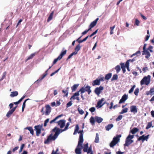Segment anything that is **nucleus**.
<instances>
[{
    "instance_id": "obj_41",
    "label": "nucleus",
    "mask_w": 154,
    "mask_h": 154,
    "mask_svg": "<svg viewBox=\"0 0 154 154\" xmlns=\"http://www.w3.org/2000/svg\"><path fill=\"white\" fill-rule=\"evenodd\" d=\"M128 109L127 108H125V109H122V111L120 112V114H123L125 113H126L127 112Z\"/></svg>"
},
{
    "instance_id": "obj_31",
    "label": "nucleus",
    "mask_w": 154,
    "mask_h": 154,
    "mask_svg": "<svg viewBox=\"0 0 154 154\" xmlns=\"http://www.w3.org/2000/svg\"><path fill=\"white\" fill-rule=\"evenodd\" d=\"M14 112L11 109L8 111L6 114V116L8 118Z\"/></svg>"
},
{
    "instance_id": "obj_51",
    "label": "nucleus",
    "mask_w": 154,
    "mask_h": 154,
    "mask_svg": "<svg viewBox=\"0 0 154 154\" xmlns=\"http://www.w3.org/2000/svg\"><path fill=\"white\" fill-rule=\"evenodd\" d=\"M72 104V103L71 101H70L69 102H68L66 104V107L68 108L70 106H71Z\"/></svg>"
},
{
    "instance_id": "obj_19",
    "label": "nucleus",
    "mask_w": 154,
    "mask_h": 154,
    "mask_svg": "<svg viewBox=\"0 0 154 154\" xmlns=\"http://www.w3.org/2000/svg\"><path fill=\"white\" fill-rule=\"evenodd\" d=\"M143 55H146L145 57L146 58H148L150 56V54L147 50L143 51Z\"/></svg>"
},
{
    "instance_id": "obj_3",
    "label": "nucleus",
    "mask_w": 154,
    "mask_h": 154,
    "mask_svg": "<svg viewBox=\"0 0 154 154\" xmlns=\"http://www.w3.org/2000/svg\"><path fill=\"white\" fill-rule=\"evenodd\" d=\"M121 137V135H118L116 137H114L110 143L109 145L110 147H113L114 146H115L120 141V138Z\"/></svg>"
},
{
    "instance_id": "obj_6",
    "label": "nucleus",
    "mask_w": 154,
    "mask_h": 154,
    "mask_svg": "<svg viewBox=\"0 0 154 154\" xmlns=\"http://www.w3.org/2000/svg\"><path fill=\"white\" fill-rule=\"evenodd\" d=\"M79 91V92H80L81 94H82L85 91L87 92L88 94H89L91 92V87L88 85L84 86L81 88Z\"/></svg>"
},
{
    "instance_id": "obj_64",
    "label": "nucleus",
    "mask_w": 154,
    "mask_h": 154,
    "mask_svg": "<svg viewBox=\"0 0 154 154\" xmlns=\"http://www.w3.org/2000/svg\"><path fill=\"white\" fill-rule=\"evenodd\" d=\"M151 113L152 117L154 118V111H152L151 112Z\"/></svg>"
},
{
    "instance_id": "obj_57",
    "label": "nucleus",
    "mask_w": 154,
    "mask_h": 154,
    "mask_svg": "<svg viewBox=\"0 0 154 154\" xmlns=\"http://www.w3.org/2000/svg\"><path fill=\"white\" fill-rule=\"evenodd\" d=\"M130 61V60H128L126 62L125 64V65L126 67L129 66Z\"/></svg>"
},
{
    "instance_id": "obj_45",
    "label": "nucleus",
    "mask_w": 154,
    "mask_h": 154,
    "mask_svg": "<svg viewBox=\"0 0 154 154\" xmlns=\"http://www.w3.org/2000/svg\"><path fill=\"white\" fill-rule=\"evenodd\" d=\"M122 118V115H119L118 117L116 119V121H118L120 120Z\"/></svg>"
},
{
    "instance_id": "obj_36",
    "label": "nucleus",
    "mask_w": 154,
    "mask_h": 154,
    "mask_svg": "<svg viewBox=\"0 0 154 154\" xmlns=\"http://www.w3.org/2000/svg\"><path fill=\"white\" fill-rule=\"evenodd\" d=\"M51 154H60V152H59L58 148H57L56 151H55L54 150H53L52 151V152Z\"/></svg>"
},
{
    "instance_id": "obj_40",
    "label": "nucleus",
    "mask_w": 154,
    "mask_h": 154,
    "mask_svg": "<svg viewBox=\"0 0 154 154\" xmlns=\"http://www.w3.org/2000/svg\"><path fill=\"white\" fill-rule=\"evenodd\" d=\"M118 76L117 74H114L113 75L111 80L113 81L114 80H116L118 79Z\"/></svg>"
},
{
    "instance_id": "obj_17",
    "label": "nucleus",
    "mask_w": 154,
    "mask_h": 154,
    "mask_svg": "<svg viewBox=\"0 0 154 154\" xmlns=\"http://www.w3.org/2000/svg\"><path fill=\"white\" fill-rule=\"evenodd\" d=\"M149 135H148L147 136H145L144 135H143L142 136L140 137L138 139V140H142L143 141L145 140H147V139L148 138V137Z\"/></svg>"
},
{
    "instance_id": "obj_1",
    "label": "nucleus",
    "mask_w": 154,
    "mask_h": 154,
    "mask_svg": "<svg viewBox=\"0 0 154 154\" xmlns=\"http://www.w3.org/2000/svg\"><path fill=\"white\" fill-rule=\"evenodd\" d=\"M69 125V123H67L64 129L63 130L60 129L57 127H55L52 130V131L55 132V134L53 135L52 134H51L48 136L47 139L45 141L44 143L45 144H49L52 141L55 140L60 133L66 131L68 129Z\"/></svg>"
},
{
    "instance_id": "obj_13",
    "label": "nucleus",
    "mask_w": 154,
    "mask_h": 154,
    "mask_svg": "<svg viewBox=\"0 0 154 154\" xmlns=\"http://www.w3.org/2000/svg\"><path fill=\"white\" fill-rule=\"evenodd\" d=\"M58 125L61 128H63L65 125V121L63 120H61L57 122Z\"/></svg>"
},
{
    "instance_id": "obj_46",
    "label": "nucleus",
    "mask_w": 154,
    "mask_h": 154,
    "mask_svg": "<svg viewBox=\"0 0 154 154\" xmlns=\"http://www.w3.org/2000/svg\"><path fill=\"white\" fill-rule=\"evenodd\" d=\"M139 92V89L138 88H137L135 89L134 93L135 95L137 96Z\"/></svg>"
},
{
    "instance_id": "obj_22",
    "label": "nucleus",
    "mask_w": 154,
    "mask_h": 154,
    "mask_svg": "<svg viewBox=\"0 0 154 154\" xmlns=\"http://www.w3.org/2000/svg\"><path fill=\"white\" fill-rule=\"evenodd\" d=\"M25 129H27L28 130L30 133V134L32 135H33L34 134V131L32 129V128L31 127H27Z\"/></svg>"
},
{
    "instance_id": "obj_43",
    "label": "nucleus",
    "mask_w": 154,
    "mask_h": 154,
    "mask_svg": "<svg viewBox=\"0 0 154 154\" xmlns=\"http://www.w3.org/2000/svg\"><path fill=\"white\" fill-rule=\"evenodd\" d=\"M80 48L81 46L80 44H79L75 48V50L78 52L80 49Z\"/></svg>"
},
{
    "instance_id": "obj_59",
    "label": "nucleus",
    "mask_w": 154,
    "mask_h": 154,
    "mask_svg": "<svg viewBox=\"0 0 154 154\" xmlns=\"http://www.w3.org/2000/svg\"><path fill=\"white\" fill-rule=\"evenodd\" d=\"M143 71L144 72H146V71H147L148 70V69L147 67H145L144 68H143Z\"/></svg>"
},
{
    "instance_id": "obj_16",
    "label": "nucleus",
    "mask_w": 154,
    "mask_h": 154,
    "mask_svg": "<svg viewBox=\"0 0 154 154\" xmlns=\"http://www.w3.org/2000/svg\"><path fill=\"white\" fill-rule=\"evenodd\" d=\"M130 111L131 112H133L134 114L137 112V107L135 106H132L130 107Z\"/></svg>"
},
{
    "instance_id": "obj_9",
    "label": "nucleus",
    "mask_w": 154,
    "mask_h": 154,
    "mask_svg": "<svg viewBox=\"0 0 154 154\" xmlns=\"http://www.w3.org/2000/svg\"><path fill=\"white\" fill-rule=\"evenodd\" d=\"M66 50H65L62 52L57 58L54 60L53 63V64L54 65L57 63L58 60H60L62 58V57L66 54Z\"/></svg>"
},
{
    "instance_id": "obj_37",
    "label": "nucleus",
    "mask_w": 154,
    "mask_h": 154,
    "mask_svg": "<svg viewBox=\"0 0 154 154\" xmlns=\"http://www.w3.org/2000/svg\"><path fill=\"white\" fill-rule=\"evenodd\" d=\"M35 55V53H33L31 54L27 58L26 60V62L28 60L31 59L33 58V57Z\"/></svg>"
},
{
    "instance_id": "obj_4",
    "label": "nucleus",
    "mask_w": 154,
    "mask_h": 154,
    "mask_svg": "<svg viewBox=\"0 0 154 154\" xmlns=\"http://www.w3.org/2000/svg\"><path fill=\"white\" fill-rule=\"evenodd\" d=\"M151 76L148 75L147 76H145L140 81V85H141L145 84L148 85L149 84L150 82Z\"/></svg>"
},
{
    "instance_id": "obj_24",
    "label": "nucleus",
    "mask_w": 154,
    "mask_h": 154,
    "mask_svg": "<svg viewBox=\"0 0 154 154\" xmlns=\"http://www.w3.org/2000/svg\"><path fill=\"white\" fill-rule=\"evenodd\" d=\"M100 84V80H99L98 79H96L93 81L92 85L93 86H94L95 85H99Z\"/></svg>"
},
{
    "instance_id": "obj_55",
    "label": "nucleus",
    "mask_w": 154,
    "mask_h": 154,
    "mask_svg": "<svg viewBox=\"0 0 154 154\" xmlns=\"http://www.w3.org/2000/svg\"><path fill=\"white\" fill-rule=\"evenodd\" d=\"M153 48V47L152 46H150L149 48H148V50H149L151 52H152L153 51L152 50V49Z\"/></svg>"
},
{
    "instance_id": "obj_11",
    "label": "nucleus",
    "mask_w": 154,
    "mask_h": 154,
    "mask_svg": "<svg viewBox=\"0 0 154 154\" xmlns=\"http://www.w3.org/2000/svg\"><path fill=\"white\" fill-rule=\"evenodd\" d=\"M103 89V87L100 86L99 87L96 88L95 89L94 92L97 95L99 96Z\"/></svg>"
},
{
    "instance_id": "obj_53",
    "label": "nucleus",
    "mask_w": 154,
    "mask_h": 154,
    "mask_svg": "<svg viewBox=\"0 0 154 154\" xmlns=\"http://www.w3.org/2000/svg\"><path fill=\"white\" fill-rule=\"evenodd\" d=\"M120 65L121 66V67L122 69H125V68L126 66L125 65V64L124 63H120Z\"/></svg>"
},
{
    "instance_id": "obj_21",
    "label": "nucleus",
    "mask_w": 154,
    "mask_h": 154,
    "mask_svg": "<svg viewBox=\"0 0 154 154\" xmlns=\"http://www.w3.org/2000/svg\"><path fill=\"white\" fill-rule=\"evenodd\" d=\"M83 130H82L80 131L79 132H78L80 134L79 140H80L82 139V142H83L84 141L83 138Z\"/></svg>"
},
{
    "instance_id": "obj_62",
    "label": "nucleus",
    "mask_w": 154,
    "mask_h": 154,
    "mask_svg": "<svg viewBox=\"0 0 154 154\" xmlns=\"http://www.w3.org/2000/svg\"><path fill=\"white\" fill-rule=\"evenodd\" d=\"M97 42H96V43L94 44V46L93 47V48H92V50H93H93H94L95 49V48L96 47V46H97Z\"/></svg>"
},
{
    "instance_id": "obj_2",
    "label": "nucleus",
    "mask_w": 154,
    "mask_h": 154,
    "mask_svg": "<svg viewBox=\"0 0 154 154\" xmlns=\"http://www.w3.org/2000/svg\"><path fill=\"white\" fill-rule=\"evenodd\" d=\"M134 137V135L129 134L125 139V143L124 145V146H128L133 143L134 140H132V139Z\"/></svg>"
},
{
    "instance_id": "obj_27",
    "label": "nucleus",
    "mask_w": 154,
    "mask_h": 154,
    "mask_svg": "<svg viewBox=\"0 0 154 154\" xmlns=\"http://www.w3.org/2000/svg\"><path fill=\"white\" fill-rule=\"evenodd\" d=\"M112 75V74L111 73H110L106 74L105 76V79L106 80H109L111 77Z\"/></svg>"
},
{
    "instance_id": "obj_34",
    "label": "nucleus",
    "mask_w": 154,
    "mask_h": 154,
    "mask_svg": "<svg viewBox=\"0 0 154 154\" xmlns=\"http://www.w3.org/2000/svg\"><path fill=\"white\" fill-rule=\"evenodd\" d=\"M90 123L92 125H94V122H95V117L94 118L93 117H91L90 119Z\"/></svg>"
},
{
    "instance_id": "obj_30",
    "label": "nucleus",
    "mask_w": 154,
    "mask_h": 154,
    "mask_svg": "<svg viewBox=\"0 0 154 154\" xmlns=\"http://www.w3.org/2000/svg\"><path fill=\"white\" fill-rule=\"evenodd\" d=\"M138 131V129L137 128H134L131 131V132L132 134H134L137 132Z\"/></svg>"
},
{
    "instance_id": "obj_5",
    "label": "nucleus",
    "mask_w": 154,
    "mask_h": 154,
    "mask_svg": "<svg viewBox=\"0 0 154 154\" xmlns=\"http://www.w3.org/2000/svg\"><path fill=\"white\" fill-rule=\"evenodd\" d=\"M83 142L82 140H79L78 145L75 149V153L76 154H81V149L82 148V144Z\"/></svg>"
},
{
    "instance_id": "obj_12",
    "label": "nucleus",
    "mask_w": 154,
    "mask_h": 154,
    "mask_svg": "<svg viewBox=\"0 0 154 154\" xmlns=\"http://www.w3.org/2000/svg\"><path fill=\"white\" fill-rule=\"evenodd\" d=\"M79 95V91H78L74 94L73 96H72L71 99H73V100L76 99L78 100L79 101L80 100V99L79 97H78Z\"/></svg>"
},
{
    "instance_id": "obj_61",
    "label": "nucleus",
    "mask_w": 154,
    "mask_h": 154,
    "mask_svg": "<svg viewBox=\"0 0 154 154\" xmlns=\"http://www.w3.org/2000/svg\"><path fill=\"white\" fill-rule=\"evenodd\" d=\"M60 104V101L59 100H57L56 102V106H59Z\"/></svg>"
},
{
    "instance_id": "obj_56",
    "label": "nucleus",
    "mask_w": 154,
    "mask_h": 154,
    "mask_svg": "<svg viewBox=\"0 0 154 154\" xmlns=\"http://www.w3.org/2000/svg\"><path fill=\"white\" fill-rule=\"evenodd\" d=\"M6 74V72H5L3 74V76L2 78L1 79V80H3L5 77V75Z\"/></svg>"
},
{
    "instance_id": "obj_7",
    "label": "nucleus",
    "mask_w": 154,
    "mask_h": 154,
    "mask_svg": "<svg viewBox=\"0 0 154 154\" xmlns=\"http://www.w3.org/2000/svg\"><path fill=\"white\" fill-rule=\"evenodd\" d=\"M88 147V143H87L86 144L84 145L83 146H82V148L83 149V151L85 152H86L88 154L90 153V152H91V150L92 149V147L91 146L89 148Z\"/></svg>"
},
{
    "instance_id": "obj_29",
    "label": "nucleus",
    "mask_w": 154,
    "mask_h": 154,
    "mask_svg": "<svg viewBox=\"0 0 154 154\" xmlns=\"http://www.w3.org/2000/svg\"><path fill=\"white\" fill-rule=\"evenodd\" d=\"M79 85V84L74 85L72 87L71 89L72 91L76 90Z\"/></svg>"
},
{
    "instance_id": "obj_38",
    "label": "nucleus",
    "mask_w": 154,
    "mask_h": 154,
    "mask_svg": "<svg viewBox=\"0 0 154 154\" xmlns=\"http://www.w3.org/2000/svg\"><path fill=\"white\" fill-rule=\"evenodd\" d=\"M69 88H67V89L65 90H63L62 92L65 94V96H67L68 94V89Z\"/></svg>"
},
{
    "instance_id": "obj_49",
    "label": "nucleus",
    "mask_w": 154,
    "mask_h": 154,
    "mask_svg": "<svg viewBox=\"0 0 154 154\" xmlns=\"http://www.w3.org/2000/svg\"><path fill=\"white\" fill-rule=\"evenodd\" d=\"M49 119H47L45 121V122H44V126H47V123L49 122Z\"/></svg>"
},
{
    "instance_id": "obj_8",
    "label": "nucleus",
    "mask_w": 154,
    "mask_h": 154,
    "mask_svg": "<svg viewBox=\"0 0 154 154\" xmlns=\"http://www.w3.org/2000/svg\"><path fill=\"white\" fill-rule=\"evenodd\" d=\"M43 124L35 126L34 127L35 130L36 132V135L38 136L41 133V130L42 129Z\"/></svg>"
},
{
    "instance_id": "obj_47",
    "label": "nucleus",
    "mask_w": 154,
    "mask_h": 154,
    "mask_svg": "<svg viewBox=\"0 0 154 154\" xmlns=\"http://www.w3.org/2000/svg\"><path fill=\"white\" fill-rule=\"evenodd\" d=\"M96 23L95 22H94V21L91 22V24L90 25V26H91V27H92V28L94 27V26H95L96 24Z\"/></svg>"
},
{
    "instance_id": "obj_25",
    "label": "nucleus",
    "mask_w": 154,
    "mask_h": 154,
    "mask_svg": "<svg viewBox=\"0 0 154 154\" xmlns=\"http://www.w3.org/2000/svg\"><path fill=\"white\" fill-rule=\"evenodd\" d=\"M113 126V125L112 124H110L106 126L105 128L106 131H109L111 129Z\"/></svg>"
},
{
    "instance_id": "obj_50",
    "label": "nucleus",
    "mask_w": 154,
    "mask_h": 154,
    "mask_svg": "<svg viewBox=\"0 0 154 154\" xmlns=\"http://www.w3.org/2000/svg\"><path fill=\"white\" fill-rule=\"evenodd\" d=\"M97 31H98V29L96 30L95 32H93L90 35H88L89 36V37H91L92 36H93V35H95L96 34V33L97 32Z\"/></svg>"
},
{
    "instance_id": "obj_63",
    "label": "nucleus",
    "mask_w": 154,
    "mask_h": 154,
    "mask_svg": "<svg viewBox=\"0 0 154 154\" xmlns=\"http://www.w3.org/2000/svg\"><path fill=\"white\" fill-rule=\"evenodd\" d=\"M18 148H19V147H18V146H17V147H15L12 150L13 152H15V151L17 150L18 149Z\"/></svg>"
},
{
    "instance_id": "obj_28",
    "label": "nucleus",
    "mask_w": 154,
    "mask_h": 154,
    "mask_svg": "<svg viewBox=\"0 0 154 154\" xmlns=\"http://www.w3.org/2000/svg\"><path fill=\"white\" fill-rule=\"evenodd\" d=\"M99 142V138L98 134L97 133L96 134V137L95 138L94 142L96 143H98Z\"/></svg>"
},
{
    "instance_id": "obj_26",
    "label": "nucleus",
    "mask_w": 154,
    "mask_h": 154,
    "mask_svg": "<svg viewBox=\"0 0 154 154\" xmlns=\"http://www.w3.org/2000/svg\"><path fill=\"white\" fill-rule=\"evenodd\" d=\"M62 116V115H60L56 117L55 118H54V119L51 121L50 122V123L52 124V123L55 122L56 120H57L59 118L61 117V116Z\"/></svg>"
},
{
    "instance_id": "obj_10",
    "label": "nucleus",
    "mask_w": 154,
    "mask_h": 154,
    "mask_svg": "<svg viewBox=\"0 0 154 154\" xmlns=\"http://www.w3.org/2000/svg\"><path fill=\"white\" fill-rule=\"evenodd\" d=\"M105 99L102 98L101 99L99 100L96 106V107L97 108H99L105 104Z\"/></svg>"
},
{
    "instance_id": "obj_54",
    "label": "nucleus",
    "mask_w": 154,
    "mask_h": 154,
    "mask_svg": "<svg viewBox=\"0 0 154 154\" xmlns=\"http://www.w3.org/2000/svg\"><path fill=\"white\" fill-rule=\"evenodd\" d=\"M89 110L92 112H94L95 110V107H92Z\"/></svg>"
},
{
    "instance_id": "obj_60",
    "label": "nucleus",
    "mask_w": 154,
    "mask_h": 154,
    "mask_svg": "<svg viewBox=\"0 0 154 154\" xmlns=\"http://www.w3.org/2000/svg\"><path fill=\"white\" fill-rule=\"evenodd\" d=\"M24 144H23L21 146L20 148V152L22 151L23 148V147H24Z\"/></svg>"
},
{
    "instance_id": "obj_42",
    "label": "nucleus",
    "mask_w": 154,
    "mask_h": 154,
    "mask_svg": "<svg viewBox=\"0 0 154 154\" xmlns=\"http://www.w3.org/2000/svg\"><path fill=\"white\" fill-rule=\"evenodd\" d=\"M152 125V123L151 122L148 123L146 129H148L151 127Z\"/></svg>"
},
{
    "instance_id": "obj_35",
    "label": "nucleus",
    "mask_w": 154,
    "mask_h": 154,
    "mask_svg": "<svg viewBox=\"0 0 154 154\" xmlns=\"http://www.w3.org/2000/svg\"><path fill=\"white\" fill-rule=\"evenodd\" d=\"M79 130V127L78 125H76L75 129V131L73 133L74 135L76 134L78 132Z\"/></svg>"
},
{
    "instance_id": "obj_39",
    "label": "nucleus",
    "mask_w": 154,
    "mask_h": 154,
    "mask_svg": "<svg viewBox=\"0 0 154 154\" xmlns=\"http://www.w3.org/2000/svg\"><path fill=\"white\" fill-rule=\"evenodd\" d=\"M135 87H136V86L135 85H133L132 86V87L131 88V89L129 91L128 93L129 94H131V93H132L133 92V90H134V88H135Z\"/></svg>"
},
{
    "instance_id": "obj_18",
    "label": "nucleus",
    "mask_w": 154,
    "mask_h": 154,
    "mask_svg": "<svg viewBox=\"0 0 154 154\" xmlns=\"http://www.w3.org/2000/svg\"><path fill=\"white\" fill-rule=\"evenodd\" d=\"M48 71V69H47L45 71V73L43 74L42 76L40 77L35 82H39L41 81L48 74L47 72Z\"/></svg>"
},
{
    "instance_id": "obj_20",
    "label": "nucleus",
    "mask_w": 154,
    "mask_h": 154,
    "mask_svg": "<svg viewBox=\"0 0 154 154\" xmlns=\"http://www.w3.org/2000/svg\"><path fill=\"white\" fill-rule=\"evenodd\" d=\"M95 121L99 123H101L103 120V118L97 116L95 117Z\"/></svg>"
},
{
    "instance_id": "obj_32",
    "label": "nucleus",
    "mask_w": 154,
    "mask_h": 154,
    "mask_svg": "<svg viewBox=\"0 0 154 154\" xmlns=\"http://www.w3.org/2000/svg\"><path fill=\"white\" fill-rule=\"evenodd\" d=\"M115 69H116V72L118 73L121 70V68L119 65H117L115 67Z\"/></svg>"
},
{
    "instance_id": "obj_44",
    "label": "nucleus",
    "mask_w": 154,
    "mask_h": 154,
    "mask_svg": "<svg viewBox=\"0 0 154 154\" xmlns=\"http://www.w3.org/2000/svg\"><path fill=\"white\" fill-rule=\"evenodd\" d=\"M78 110L80 114L82 115L84 113V111L83 110L81 109L80 108H78Z\"/></svg>"
},
{
    "instance_id": "obj_14",
    "label": "nucleus",
    "mask_w": 154,
    "mask_h": 154,
    "mask_svg": "<svg viewBox=\"0 0 154 154\" xmlns=\"http://www.w3.org/2000/svg\"><path fill=\"white\" fill-rule=\"evenodd\" d=\"M128 97L127 95L125 94L122 97L121 99L119 100V103H121L124 102L128 98Z\"/></svg>"
},
{
    "instance_id": "obj_33",
    "label": "nucleus",
    "mask_w": 154,
    "mask_h": 154,
    "mask_svg": "<svg viewBox=\"0 0 154 154\" xmlns=\"http://www.w3.org/2000/svg\"><path fill=\"white\" fill-rule=\"evenodd\" d=\"M29 99L28 98L26 99L23 102V105H22V112H23L24 111V109L26 105V101L29 100Z\"/></svg>"
},
{
    "instance_id": "obj_48",
    "label": "nucleus",
    "mask_w": 154,
    "mask_h": 154,
    "mask_svg": "<svg viewBox=\"0 0 154 154\" xmlns=\"http://www.w3.org/2000/svg\"><path fill=\"white\" fill-rule=\"evenodd\" d=\"M150 93L151 95L154 94V88H151L150 90Z\"/></svg>"
},
{
    "instance_id": "obj_58",
    "label": "nucleus",
    "mask_w": 154,
    "mask_h": 154,
    "mask_svg": "<svg viewBox=\"0 0 154 154\" xmlns=\"http://www.w3.org/2000/svg\"><path fill=\"white\" fill-rule=\"evenodd\" d=\"M140 23V22L139 20L137 19H135V24L137 26H138L139 25V23Z\"/></svg>"
},
{
    "instance_id": "obj_52",
    "label": "nucleus",
    "mask_w": 154,
    "mask_h": 154,
    "mask_svg": "<svg viewBox=\"0 0 154 154\" xmlns=\"http://www.w3.org/2000/svg\"><path fill=\"white\" fill-rule=\"evenodd\" d=\"M53 15V12L51 13V14H50L49 17L48 18V21H49L52 19Z\"/></svg>"
},
{
    "instance_id": "obj_23",
    "label": "nucleus",
    "mask_w": 154,
    "mask_h": 154,
    "mask_svg": "<svg viewBox=\"0 0 154 154\" xmlns=\"http://www.w3.org/2000/svg\"><path fill=\"white\" fill-rule=\"evenodd\" d=\"M18 94V92L17 91H15L12 92L11 93L10 96L11 97H14L17 96Z\"/></svg>"
},
{
    "instance_id": "obj_15",
    "label": "nucleus",
    "mask_w": 154,
    "mask_h": 154,
    "mask_svg": "<svg viewBox=\"0 0 154 154\" xmlns=\"http://www.w3.org/2000/svg\"><path fill=\"white\" fill-rule=\"evenodd\" d=\"M45 115H48L51 112V107L49 105H48L45 106Z\"/></svg>"
}]
</instances>
